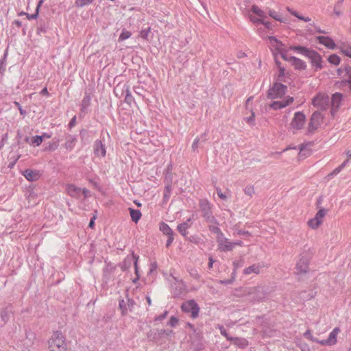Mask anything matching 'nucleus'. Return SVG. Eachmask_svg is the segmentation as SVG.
Instances as JSON below:
<instances>
[{"label": "nucleus", "instance_id": "22", "mask_svg": "<svg viewBox=\"0 0 351 351\" xmlns=\"http://www.w3.org/2000/svg\"><path fill=\"white\" fill-rule=\"evenodd\" d=\"M337 48L339 49L342 54L351 58V45L349 43H341Z\"/></svg>", "mask_w": 351, "mask_h": 351}, {"label": "nucleus", "instance_id": "16", "mask_svg": "<svg viewBox=\"0 0 351 351\" xmlns=\"http://www.w3.org/2000/svg\"><path fill=\"white\" fill-rule=\"evenodd\" d=\"M284 60L289 62L295 69L303 71L306 68V62L296 57L287 56Z\"/></svg>", "mask_w": 351, "mask_h": 351}, {"label": "nucleus", "instance_id": "34", "mask_svg": "<svg viewBox=\"0 0 351 351\" xmlns=\"http://www.w3.org/2000/svg\"><path fill=\"white\" fill-rule=\"evenodd\" d=\"M59 141H52L49 143L48 147L46 148V150L48 151H54L58 147Z\"/></svg>", "mask_w": 351, "mask_h": 351}, {"label": "nucleus", "instance_id": "2", "mask_svg": "<svg viewBox=\"0 0 351 351\" xmlns=\"http://www.w3.org/2000/svg\"><path fill=\"white\" fill-rule=\"evenodd\" d=\"M48 348L50 351H67L65 337L62 332L56 331L48 341Z\"/></svg>", "mask_w": 351, "mask_h": 351}, {"label": "nucleus", "instance_id": "19", "mask_svg": "<svg viewBox=\"0 0 351 351\" xmlns=\"http://www.w3.org/2000/svg\"><path fill=\"white\" fill-rule=\"evenodd\" d=\"M263 266L260 263L253 264L243 270V274L245 275H250L252 274H259L261 272Z\"/></svg>", "mask_w": 351, "mask_h": 351}, {"label": "nucleus", "instance_id": "33", "mask_svg": "<svg viewBox=\"0 0 351 351\" xmlns=\"http://www.w3.org/2000/svg\"><path fill=\"white\" fill-rule=\"evenodd\" d=\"M244 193L245 195H248L249 197H252L253 195L254 194V188L252 185H248L245 187L244 189Z\"/></svg>", "mask_w": 351, "mask_h": 351}, {"label": "nucleus", "instance_id": "46", "mask_svg": "<svg viewBox=\"0 0 351 351\" xmlns=\"http://www.w3.org/2000/svg\"><path fill=\"white\" fill-rule=\"evenodd\" d=\"M96 219V216H93V217L90 219V222H89V224H88V227L90 228H94L95 227V220Z\"/></svg>", "mask_w": 351, "mask_h": 351}, {"label": "nucleus", "instance_id": "48", "mask_svg": "<svg viewBox=\"0 0 351 351\" xmlns=\"http://www.w3.org/2000/svg\"><path fill=\"white\" fill-rule=\"evenodd\" d=\"M43 2H44L43 0H40L38 1V5L36 8V12H37V14H39L40 8L41 5H43Z\"/></svg>", "mask_w": 351, "mask_h": 351}, {"label": "nucleus", "instance_id": "62", "mask_svg": "<svg viewBox=\"0 0 351 351\" xmlns=\"http://www.w3.org/2000/svg\"><path fill=\"white\" fill-rule=\"evenodd\" d=\"M291 14H292L293 15H294V16H297V17L299 19L300 16H298V14H297L296 12H291Z\"/></svg>", "mask_w": 351, "mask_h": 351}, {"label": "nucleus", "instance_id": "20", "mask_svg": "<svg viewBox=\"0 0 351 351\" xmlns=\"http://www.w3.org/2000/svg\"><path fill=\"white\" fill-rule=\"evenodd\" d=\"M230 341L241 349L246 348L249 345L248 341L243 337H232V339H230Z\"/></svg>", "mask_w": 351, "mask_h": 351}, {"label": "nucleus", "instance_id": "9", "mask_svg": "<svg viewBox=\"0 0 351 351\" xmlns=\"http://www.w3.org/2000/svg\"><path fill=\"white\" fill-rule=\"evenodd\" d=\"M324 120L323 114L319 112H315L310 119L308 130L310 132L316 131L322 124Z\"/></svg>", "mask_w": 351, "mask_h": 351}, {"label": "nucleus", "instance_id": "14", "mask_svg": "<svg viewBox=\"0 0 351 351\" xmlns=\"http://www.w3.org/2000/svg\"><path fill=\"white\" fill-rule=\"evenodd\" d=\"M316 40L320 44L324 45L328 49H335L337 47L335 40L329 36H317L315 37Z\"/></svg>", "mask_w": 351, "mask_h": 351}, {"label": "nucleus", "instance_id": "61", "mask_svg": "<svg viewBox=\"0 0 351 351\" xmlns=\"http://www.w3.org/2000/svg\"><path fill=\"white\" fill-rule=\"evenodd\" d=\"M15 23L16 24V25H17L18 27H21V22H19V21H15Z\"/></svg>", "mask_w": 351, "mask_h": 351}, {"label": "nucleus", "instance_id": "58", "mask_svg": "<svg viewBox=\"0 0 351 351\" xmlns=\"http://www.w3.org/2000/svg\"><path fill=\"white\" fill-rule=\"evenodd\" d=\"M41 93L43 94V95H47L48 94V90H47V88H43L41 90Z\"/></svg>", "mask_w": 351, "mask_h": 351}, {"label": "nucleus", "instance_id": "43", "mask_svg": "<svg viewBox=\"0 0 351 351\" xmlns=\"http://www.w3.org/2000/svg\"><path fill=\"white\" fill-rule=\"evenodd\" d=\"M217 195L219 196V197L221 198V199L225 200L227 199V196L224 193H222L221 189H217Z\"/></svg>", "mask_w": 351, "mask_h": 351}, {"label": "nucleus", "instance_id": "32", "mask_svg": "<svg viewBox=\"0 0 351 351\" xmlns=\"http://www.w3.org/2000/svg\"><path fill=\"white\" fill-rule=\"evenodd\" d=\"M95 0H76L75 1V5L77 6V7H84V6H86L87 5H89L91 3H93Z\"/></svg>", "mask_w": 351, "mask_h": 351}, {"label": "nucleus", "instance_id": "36", "mask_svg": "<svg viewBox=\"0 0 351 351\" xmlns=\"http://www.w3.org/2000/svg\"><path fill=\"white\" fill-rule=\"evenodd\" d=\"M304 336L307 338L308 339L313 341V342H316L318 343V341H319V339H315L313 337L312 334H311V332L310 330H307L304 334Z\"/></svg>", "mask_w": 351, "mask_h": 351}, {"label": "nucleus", "instance_id": "30", "mask_svg": "<svg viewBox=\"0 0 351 351\" xmlns=\"http://www.w3.org/2000/svg\"><path fill=\"white\" fill-rule=\"evenodd\" d=\"M132 34L130 31H128L126 29H123L121 33L119 35V41H123L128 38H129L131 36Z\"/></svg>", "mask_w": 351, "mask_h": 351}, {"label": "nucleus", "instance_id": "12", "mask_svg": "<svg viewBox=\"0 0 351 351\" xmlns=\"http://www.w3.org/2000/svg\"><path fill=\"white\" fill-rule=\"evenodd\" d=\"M340 332V328L335 327L329 334L328 337L326 339L319 340L318 343L321 346H334L337 342V336Z\"/></svg>", "mask_w": 351, "mask_h": 351}, {"label": "nucleus", "instance_id": "13", "mask_svg": "<svg viewBox=\"0 0 351 351\" xmlns=\"http://www.w3.org/2000/svg\"><path fill=\"white\" fill-rule=\"evenodd\" d=\"M66 191L68 195L73 197H80L82 194L86 195L88 191L86 189H81L74 184H67Z\"/></svg>", "mask_w": 351, "mask_h": 351}, {"label": "nucleus", "instance_id": "24", "mask_svg": "<svg viewBox=\"0 0 351 351\" xmlns=\"http://www.w3.org/2000/svg\"><path fill=\"white\" fill-rule=\"evenodd\" d=\"M269 16L281 23H285L286 19L282 16V15L275 10H270L268 12Z\"/></svg>", "mask_w": 351, "mask_h": 351}, {"label": "nucleus", "instance_id": "17", "mask_svg": "<svg viewBox=\"0 0 351 351\" xmlns=\"http://www.w3.org/2000/svg\"><path fill=\"white\" fill-rule=\"evenodd\" d=\"M94 154L97 157L104 158L106 156V150L104 145L101 141H96L94 143Z\"/></svg>", "mask_w": 351, "mask_h": 351}, {"label": "nucleus", "instance_id": "50", "mask_svg": "<svg viewBox=\"0 0 351 351\" xmlns=\"http://www.w3.org/2000/svg\"><path fill=\"white\" fill-rule=\"evenodd\" d=\"M169 193H170V189L169 186H167L165 188V198H168L169 197Z\"/></svg>", "mask_w": 351, "mask_h": 351}, {"label": "nucleus", "instance_id": "52", "mask_svg": "<svg viewBox=\"0 0 351 351\" xmlns=\"http://www.w3.org/2000/svg\"><path fill=\"white\" fill-rule=\"evenodd\" d=\"M238 234H242V235H247V236H250V233L247 231H242V230H239L238 232Z\"/></svg>", "mask_w": 351, "mask_h": 351}, {"label": "nucleus", "instance_id": "21", "mask_svg": "<svg viewBox=\"0 0 351 351\" xmlns=\"http://www.w3.org/2000/svg\"><path fill=\"white\" fill-rule=\"evenodd\" d=\"M345 73L342 75L341 83L344 85H348L350 90H351V66H347L344 69Z\"/></svg>", "mask_w": 351, "mask_h": 351}, {"label": "nucleus", "instance_id": "63", "mask_svg": "<svg viewBox=\"0 0 351 351\" xmlns=\"http://www.w3.org/2000/svg\"><path fill=\"white\" fill-rule=\"evenodd\" d=\"M291 14H292L293 15H294V16H297V17L299 19L300 16H298V14H297L296 12H291Z\"/></svg>", "mask_w": 351, "mask_h": 351}, {"label": "nucleus", "instance_id": "44", "mask_svg": "<svg viewBox=\"0 0 351 351\" xmlns=\"http://www.w3.org/2000/svg\"><path fill=\"white\" fill-rule=\"evenodd\" d=\"M25 16L27 19L32 20V19H37L38 14H37V12H35V13L34 14H29L27 13V14H25Z\"/></svg>", "mask_w": 351, "mask_h": 351}, {"label": "nucleus", "instance_id": "6", "mask_svg": "<svg viewBox=\"0 0 351 351\" xmlns=\"http://www.w3.org/2000/svg\"><path fill=\"white\" fill-rule=\"evenodd\" d=\"M306 57L310 60L312 68L314 71H317L323 68V59L318 52L311 50L310 52L307 53Z\"/></svg>", "mask_w": 351, "mask_h": 351}, {"label": "nucleus", "instance_id": "8", "mask_svg": "<svg viewBox=\"0 0 351 351\" xmlns=\"http://www.w3.org/2000/svg\"><path fill=\"white\" fill-rule=\"evenodd\" d=\"M329 101L330 99L327 95L319 93L313 98L312 104L319 109L325 110L328 107Z\"/></svg>", "mask_w": 351, "mask_h": 351}, {"label": "nucleus", "instance_id": "59", "mask_svg": "<svg viewBox=\"0 0 351 351\" xmlns=\"http://www.w3.org/2000/svg\"><path fill=\"white\" fill-rule=\"evenodd\" d=\"M146 299H147V301L148 304H149V305H151V304H152V300H151L150 298H149V296H147V297L146 298Z\"/></svg>", "mask_w": 351, "mask_h": 351}, {"label": "nucleus", "instance_id": "3", "mask_svg": "<svg viewBox=\"0 0 351 351\" xmlns=\"http://www.w3.org/2000/svg\"><path fill=\"white\" fill-rule=\"evenodd\" d=\"M305 125L306 116L304 114L301 112H296L289 123V130L293 134H298L304 128Z\"/></svg>", "mask_w": 351, "mask_h": 351}, {"label": "nucleus", "instance_id": "51", "mask_svg": "<svg viewBox=\"0 0 351 351\" xmlns=\"http://www.w3.org/2000/svg\"><path fill=\"white\" fill-rule=\"evenodd\" d=\"M173 235H169V239L167 241V246H169L171 244V243L173 242Z\"/></svg>", "mask_w": 351, "mask_h": 351}, {"label": "nucleus", "instance_id": "28", "mask_svg": "<svg viewBox=\"0 0 351 351\" xmlns=\"http://www.w3.org/2000/svg\"><path fill=\"white\" fill-rule=\"evenodd\" d=\"M189 228V224L188 222H184L183 223L180 224L178 226V231L183 235L186 236L187 234L186 230Z\"/></svg>", "mask_w": 351, "mask_h": 351}, {"label": "nucleus", "instance_id": "18", "mask_svg": "<svg viewBox=\"0 0 351 351\" xmlns=\"http://www.w3.org/2000/svg\"><path fill=\"white\" fill-rule=\"evenodd\" d=\"M23 174L27 180L32 182L38 180L41 176L39 171L32 169H26Z\"/></svg>", "mask_w": 351, "mask_h": 351}, {"label": "nucleus", "instance_id": "11", "mask_svg": "<svg viewBox=\"0 0 351 351\" xmlns=\"http://www.w3.org/2000/svg\"><path fill=\"white\" fill-rule=\"evenodd\" d=\"M268 40L271 47L278 52L283 59L286 58V56H287L286 54L287 49L284 44L273 36H269Z\"/></svg>", "mask_w": 351, "mask_h": 351}, {"label": "nucleus", "instance_id": "53", "mask_svg": "<svg viewBox=\"0 0 351 351\" xmlns=\"http://www.w3.org/2000/svg\"><path fill=\"white\" fill-rule=\"evenodd\" d=\"M233 243L234 244V247L237 246V245H239V246H243V243L241 241H236V242H233Z\"/></svg>", "mask_w": 351, "mask_h": 351}, {"label": "nucleus", "instance_id": "40", "mask_svg": "<svg viewBox=\"0 0 351 351\" xmlns=\"http://www.w3.org/2000/svg\"><path fill=\"white\" fill-rule=\"evenodd\" d=\"M220 332L221 334L224 336L228 340L230 341V339H232V337H230L227 332L226 330L224 329L223 327H220Z\"/></svg>", "mask_w": 351, "mask_h": 351}, {"label": "nucleus", "instance_id": "42", "mask_svg": "<svg viewBox=\"0 0 351 351\" xmlns=\"http://www.w3.org/2000/svg\"><path fill=\"white\" fill-rule=\"evenodd\" d=\"M178 322V319L175 317H171L169 321V324L171 326H175Z\"/></svg>", "mask_w": 351, "mask_h": 351}, {"label": "nucleus", "instance_id": "47", "mask_svg": "<svg viewBox=\"0 0 351 351\" xmlns=\"http://www.w3.org/2000/svg\"><path fill=\"white\" fill-rule=\"evenodd\" d=\"M75 123H76V117H75V116H74V117L71 119V121L69 122V127H70V128H72V127H73V126H75Z\"/></svg>", "mask_w": 351, "mask_h": 351}, {"label": "nucleus", "instance_id": "1", "mask_svg": "<svg viewBox=\"0 0 351 351\" xmlns=\"http://www.w3.org/2000/svg\"><path fill=\"white\" fill-rule=\"evenodd\" d=\"M287 87L280 82L274 83L267 91V98L271 101L268 106L274 110L284 108L293 102V97L285 96Z\"/></svg>", "mask_w": 351, "mask_h": 351}, {"label": "nucleus", "instance_id": "38", "mask_svg": "<svg viewBox=\"0 0 351 351\" xmlns=\"http://www.w3.org/2000/svg\"><path fill=\"white\" fill-rule=\"evenodd\" d=\"M119 307L121 310L122 315H125L127 313V308L125 307V301L123 300L119 301Z\"/></svg>", "mask_w": 351, "mask_h": 351}, {"label": "nucleus", "instance_id": "31", "mask_svg": "<svg viewBox=\"0 0 351 351\" xmlns=\"http://www.w3.org/2000/svg\"><path fill=\"white\" fill-rule=\"evenodd\" d=\"M297 269L299 272L306 273L308 271V265L300 261L297 263Z\"/></svg>", "mask_w": 351, "mask_h": 351}, {"label": "nucleus", "instance_id": "55", "mask_svg": "<svg viewBox=\"0 0 351 351\" xmlns=\"http://www.w3.org/2000/svg\"><path fill=\"white\" fill-rule=\"evenodd\" d=\"M186 326H188L191 330H192L195 331V327H194V326H193L192 324H191V323H188V324H186Z\"/></svg>", "mask_w": 351, "mask_h": 351}, {"label": "nucleus", "instance_id": "60", "mask_svg": "<svg viewBox=\"0 0 351 351\" xmlns=\"http://www.w3.org/2000/svg\"><path fill=\"white\" fill-rule=\"evenodd\" d=\"M199 140L197 139L193 143V147H197Z\"/></svg>", "mask_w": 351, "mask_h": 351}, {"label": "nucleus", "instance_id": "35", "mask_svg": "<svg viewBox=\"0 0 351 351\" xmlns=\"http://www.w3.org/2000/svg\"><path fill=\"white\" fill-rule=\"evenodd\" d=\"M285 77H286L285 70L282 68H280L279 73H278V78H277L278 81L286 82Z\"/></svg>", "mask_w": 351, "mask_h": 351}, {"label": "nucleus", "instance_id": "57", "mask_svg": "<svg viewBox=\"0 0 351 351\" xmlns=\"http://www.w3.org/2000/svg\"><path fill=\"white\" fill-rule=\"evenodd\" d=\"M299 19L301 20H303L304 21H306V22L311 21V19L308 17L306 18V17H303V16H300Z\"/></svg>", "mask_w": 351, "mask_h": 351}, {"label": "nucleus", "instance_id": "7", "mask_svg": "<svg viewBox=\"0 0 351 351\" xmlns=\"http://www.w3.org/2000/svg\"><path fill=\"white\" fill-rule=\"evenodd\" d=\"M218 250L221 252L232 251L234 248V244L228 239L224 237V234L219 231L217 237Z\"/></svg>", "mask_w": 351, "mask_h": 351}, {"label": "nucleus", "instance_id": "45", "mask_svg": "<svg viewBox=\"0 0 351 351\" xmlns=\"http://www.w3.org/2000/svg\"><path fill=\"white\" fill-rule=\"evenodd\" d=\"M334 13L337 16H339L342 13L341 9L340 8V7L339 5L335 7Z\"/></svg>", "mask_w": 351, "mask_h": 351}, {"label": "nucleus", "instance_id": "27", "mask_svg": "<svg viewBox=\"0 0 351 351\" xmlns=\"http://www.w3.org/2000/svg\"><path fill=\"white\" fill-rule=\"evenodd\" d=\"M328 61L330 64L337 66L341 62V58L336 54H331L328 57Z\"/></svg>", "mask_w": 351, "mask_h": 351}, {"label": "nucleus", "instance_id": "26", "mask_svg": "<svg viewBox=\"0 0 351 351\" xmlns=\"http://www.w3.org/2000/svg\"><path fill=\"white\" fill-rule=\"evenodd\" d=\"M160 230L163 232V234L169 236L173 235V231L171 228L165 223L162 222L160 224Z\"/></svg>", "mask_w": 351, "mask_h": 351}, {"label": "nucleus", "instance_id": "23", "mask_svg": "<svg viewBox=\"0 0 351 351\" xmlns=\"http://www.w3.org/2000/svg\"><path fill=\"white\" fill-rule=\"evenodd\" d=\"M130 215L132 220L136 223L140 220L142 214L139 210L129 208Z\"/></svg>", "mask_w": 351, "mask_h": 351}, {"label": "nucleus", "instance_id": "5", "mask_svg": "<svg viewBox=\"0 0 351 351\" xmlns=\"http://www.w3.org/2000/svg\"><path fill=\"white\" fill-rule=\"evenodd\" d=\"M181 309L183 312L190 313L193 319L197 317L199 315V307L193 300L184 302L181 306Z\"/></svg>", "mask_w": 351, "mask_h": 351}, {"label": "nucleus", "instance_id": "10", "mask_svg": "<svg viewBox=\"0 0 351 351\" xmlns=\"http://www.w3.org/2000/svg\"><path fill=\"white\" fill-rule=\"evenodd\" d=\"M250 20L255 24L263 22V19L266 17L265 12L257 5H252L250 11Z\"/></svg>", "mask_w": 351, "mask_h": 351}, {"label": "nucleus", "instance_id": "4", "mask_svg": "<svg viewBox=\"0 0 351 351\" xmlns=\"http://www.w3.org/2000/svg\"><path fill=\"white\" fill-rule=\"evenodd\" d=\"M328 213V209L319 208L315 216L307 221L306 225L308 228L313 230H317L323 224Z\"/></svg>", "mask_w": 351, "mask_h": 351}, {"label": "nucleus", "instance_id": "54", "mask_svg": "<svg viewBox=\"0 0 351 351\" xmlns=\"http://www.w3.org/2000/svg\"><path fill=\"white\" fill-rule=\"evenodd\" d=\"M40 136H43V140L45 138H51V135L47 133H43Z\"/></svg>", "mask_w": 351, "mask_h": 351}, {"label": "nucleus", "instance_id": "37", "mask_svg": "<svg viewBox=\"0 0 351 351\" xmlns=\"http://www.w3.org/2000/svg\"><path fill=\"white\" fill-rule=\"evenodd\" d=\"M150 31H151V28L150 27H148L147 29H143L140 34H141V36L144 39V40H147L148 38V36H149V34L150 33Z\"/></svg>", "mask_w": 351, "mask_h": 351}, {"label": "nucleus", "instance_id": "29", "mask_svg": "<svg viewBox=\"0 0 351 351\" xmlns=\"http://www.w3.org/2000/svg\"><path fill=\"white\" fill-rule=\"evenodd\" d=\"M43 141V136L36 135V136H33L31 138L30 144L34 146H39L42 143Z\"/></svg>", "mask_w": 351, "mask_h": 351}, {"label": "nucleus", "instance_id": "25", "mask_svg": "<svg viewBox=\"0 0 351 351\" xmlns=\"http://www.w3.org/2000/svg\"><path fill=\"white\" fill-rule=\"evenodd\" d=\"M291 50L297 51L299 53L303 54L305 56H307V53L310 52V49H307L306 47H302V46H291L289 47Z\"/></svg>", "mask_w": 351, "mask_h": 351}, {"label": "nucleus", "instance_id": "49", "mask_svg": "<svg viewBox=\"0 0 351 351\" xmlns=\"http://www.w3.org/2000/svg\"><path fill=\"white\" fill-rule=\"evenodd\" d=\"M258 23L264 25L265 27L267 28H269L271 26V23L269 21H265L264 19H263V22H259Z\"/></svg>", "mask_w": 351, "mask_h": 351}, {"label": "nucleus", "instance_id": "39", "mask_svg": "<svg viewBox=\"0 0 351 351\" xmlns=\"http://www.w3.org/2000/svg\"><path fill=\"white\" fill-rule=\"evenodd\" d=\"M254 121H255V114L254 112H252L250 117L245 119V121L247 123L251 124V125L254 124Z\"/></svg>", "mask_w": 351, "mask_h": 351}, {"label": "nucleus", "instance_id": "64", "mask_svg": "<svg viewBox=\"0 0 351 351\" xmlns=\"http://www.w3.org/2000/svg\"><path fill=\"white\" fill-rule=\"evenodd\" d=\"M25 14H27V13H26V12H20L19 14L20 16H22V15H25Z\"/></svg>", "mask_w": 351, "mask_h": 351}, {"label": "nucleus", "instance_id": "15", "mask_svg": "<svg viewBox=\"0 0 351 351\" xmlns=\"http://www.w3.org/2000/svg\"><path fill=\"white\" fill-rule=\"evenodd\" d=\"M343 99V95L339 93H336L332 95L331 97V114L332 116L338 111L341 101Z\"/></svg>", "mask_w": 351, "mask_h": 351}, {"label": "nucleus", "instance_id": "56", "mask_svg": "<svg viewBox=\"0 0 351 351\" xmlns=\"http://www.w3.org/2000/svg\"><path fill=\"white\" fill-rule=\"evenodd\" d=\"M213 260L212 258H209V263H208V267L210 268L213 267Z\"/></svg>", "mask_w": 351, "mask_h": 351}, {"label": "nucleus", "instance_id": "41", "mask_svg": "<svg viewBox=\"0 0 351 351\" xmlns=\"http://www.w3.org/2000/svg\"><path fill=\"white\" fill-rule=\"evenodd\" d=\"M134 259L135 260L134 261V268H135V273H136V275L137 276V278H138V256H136V255L133 254L132 255Z\"/></svg>", "mask_w": 351, "mask_h": 351}]
</instances>
